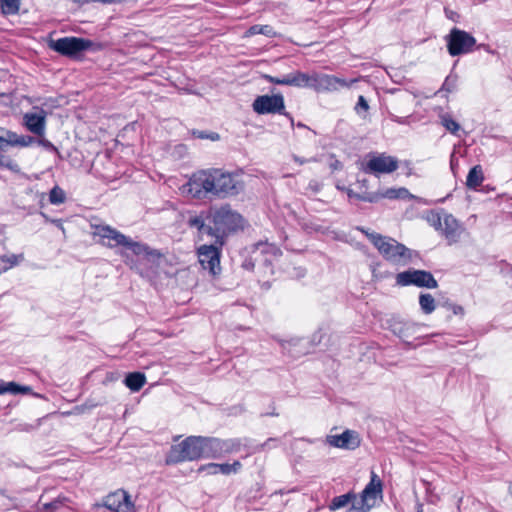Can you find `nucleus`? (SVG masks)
<instances>
[{
	"instance_id": "nucleus-1",
	"label": "nucleus",
	"mask_w": 512,
	"mask_h": 512,
	"mask_svg": "<svg viewBox=\"0 0 512 512\" xmlns=\"http://www.w3.org/2000/svg\"><path fill=\"white\" fill-rule=\"evenodd\" d=\"M187 186L188 192L199 199L208 195L219 198L235 196L243 190L239 176L222 169L198 171L189 179Z\"/></svg>"
},
{
	"instance_id": "nucleus-2",
	"label": "nucleus",
	"mask_w": 512,
	"mask_h": 512,
	"mask_svg": "<svg viewBox=\"0 0 512 512\" xmlns=\"http://www.w3.org/2000/svg\"><path fill=\"white\" fill-rule=\"evenodd\" d=\"M359 230L368 238L379 254L392 265L405 267L421 260L418 251L408 248L392 237L384 236L377 232H370L365 228H360Z\"/></svg>"
},
{
	"instance_id": "nucleus-3",
	"label": "nucleus",
	"mask_w": 512,
	"mask_h": 512,
	"mask_svg": "<svg viewBox=\"0 0 512 512\" xmlns=\"http://www.w3.org/2000/svg\"><path fill=\"white\" fill-rule=\"evenodd\" d=\"M94 237H99V243L108 248L123 247L130 250L136 256H142L148 260L161 257L158 250L150 248L147 244L132 240L117 229L106 224L91 225Z\"/></svg>"
},
{
	"instance_id": "nucleus-4",
	"label": "nucleus",
	"mask_w": 512,
	"mask_h": 512,
	"mask_svg": "<svg viewBox=\"0 0 512 512\" xmlns=\"http://www.w3.org/2000/svg\"><path fill=\"white\" fill-rule=\"evenodd\" d=\"M209 223L212 224L213 238L216 244L223 246L225 237L241 228L243 225V217L233 211L229 205L210 210Z\"/></svg>"
},
{
	"instance_id": "nucleus-5",
	"label": "nucleus",
	"mask_w": 512,
	"mask_h": 512,
	"mask_svg": "<svg viewBox=\"0 0 512 512\" xmlns=\"http://www.w3.org/2000/svg\"><path fill=\"white\" fill-rule=\"evenodd\" d=\"M201 436H189L179 444L173 445L166 457L167 464L194 461L202 458Z\"/></svg>"
},
{
	"instance_id": "nucleus-6",
	"label": "nucleus",
	"mask_w": 512,
	"mask_h": 512,
	"mask_svg": "<svg viewBox=\"0 0 512 512\" xmlns=\"http://www.w3.org/2000/svg\"><path fill=\"white\" fill-rule=\"evenodd\" d=\"M383 484L379 476L372 471L369 483L360 494V499L353 502L348 512H369L376 506L377 500L382 498Z\"/></svg>"
},
{
	"instance_id": "nucleus-7",
	"label": "nucleus",
	"mask_w": 512,
	"mask_h": 512,
	"mask_svg": "<svg viewBox=\"0 0 512 512\" xmlns=\"http://www.w3.org/2000/svg\"><path fill=\"white\" fill-rule=\"evenodd\" d=\"M252 109L259 115H284L289 119L291 127L294 126V118L289 112L285 110V100L281 93L257 96L252 103Z\"/></svg>"
},
{
	"instance_id": "nucleus-8",
	"label": "nucleus",
	"mask_w": 512,
	"mask_h": 512,
	"mask_svg": "<svg viewBox=\"0 0 512 512\" xmlns=\"http://www.w3.org/2000/svg\"><path fill=\"white\" fill-rule=\"evenodd\" d=\"M92 509L94 512H134V503L126 491L119 489L103 497Z\"/></svg>"
},
{
	"instance_id": "nucleus-9",
	"label": "nucleus",
	"mask_w": 512,
	"mask_h": 512,
	"mask_svg": "<svg viewBox=\"0 0 512 512\" xmlns=\"http://www.w3.org/2000/svg\"><path fill=\"white\" fill-rule=\"evenodd\" d=\"M367 160L362 166V171L366 174L379 176L380 174H390L399 167L398 159L386 153H369Z\"/></svg>"
},
{
	"instance_id": "nucleus-10",
	"label": "nucleus",
	"mask_w": 512,
	"mask_h": 512,
	"mask_svg": "<svg viewBox=\"0 0 512 512\" xmlns=\"http://www.w3.org/2000/svg\"><path fill=\"white\" fill-rule=\"evenodd\" d=\"M92 46L91 40L78 37H62L51 40L49 43L51 49L69 58H78L82 52L89 50Z\"/></svg>"
},
{
	"instance_id": "nucleus-11",
	"label": "nucleus",
	"mask_w": 512,
	"mask_h": 512,
	"mask_svg": "<svg viewBox=\"0 0 512 512\" xmlns=\"http://www.w3.org/2000/svg\"><path fill=\"white\" fill-rule=\"evenodd\" d=\"M447 50L451 56L468 54L473 51L476 39L470 33L459 28H452L445 37Z\"/></svg>"
},
{
	"instance_id": "nucleus-12",
	"label": "nucleus",
	"mask_w": 512,
	"mask_h": 512,
	"mask_svg": "<svg viewBox=\"0 0 512 512\" xmlns=\"http://www.w3.org/2000/svg\"><path fill=\"white\" fill-rule=\"evenodd\" d=\"M396 285L400 287L414 285L421 288L435 289L438 287V282L429 271L409 269L396 275Z\"/></svg>"
},
{
	"instance_id": "nucleus-13",
	"label": "nucleus",
	"mask_w": 512,
	"mask_h": 512,
	"mask_svg": "<svg viewBox=\"0 0 512 512\" xmlns=\"http://www.w3.org/2000/svg\"><path fill=\"white\" fill-rule=\"evenodd\" d=\"M221 248L222 246L216 244V240L213 244H204L197 248V256L200 265L213 276L218 275L221 271Z\"/></svg>"
},
{
	"instance_id": "nucleus-14",
	"label": "nucleus",
	"mask_w": 512,
	"mask_h": 512,
	"mask_svg": "<svg viewBox=\"0 0 512 512\" xmlns=\"http://www.w3.org/2000/svg\"><path fill=\"white\" fill-rule=\"evenodd\" d=\"M47 113L43 109L34 111V144L43 147L53 159L55 163L57 159H61L58 149L45 138V118Z\"/></svg>"
},
{
	"instance_id": "nucleus-15",
	"label": "nucleus",
	"mask_w": 512,
	"mask_h": 512,
	"mask_svg": "<svg viewBox=\"0 0 512 512\" xmlns=\"http://www.w3.org/2000/svg\"><path fill=\"white\" fill-rule=\"evenodd\" d=\"M356 79L346 80L334 75L313 72V86L312 89L317 92H333L341 88H349Z\"/></svg>"
},
{
	"instance_id": "nucleus-16",
	"label": "nucleus",
	"mask_w": 512,
	"mask_h": 512,
	"mask_svg": "<svg viewBox=\"0 0 512 512\" xmlns=\"http://www.w3.org/2000/svg\"><path fill=\"white\" fill-rule=\"evenodd\" d=\"M433 225L436 229H440L442 234L451 245L456 243L461 235V227L457 219L451 214H444L443 218L436 215V219L433 220Z\"/></svg>"
},
{
	"instance_id": "nucleus-17",
	"label": "nucleus",
	"mask_w": 512,
	"mask_h": 512,
	"mask_svg": "<svg viewBox=\"0 0 512 512\" xmlns=\"http://www.w3.org/2000/svg\"><path fill=\"white\" fill-rule=\"evenodd\" d=\"M389 328L408 348H411V340L417 338L416 333L419 329V325L411 321L392 319L389 323Z\"/></svg>"
},
{
	"instance_id": "nucleus-18",
	"label": "nucleus",
	"mask_w": 512,
	"mask_h": 512,
	"mask_svg": "<svg viewBox=\"0 0 512 512\" xmlns=\"http://www.w3.org/2000/svg\"><path fill=\"white\" fill-rule=\"evenodd\" d=\"M326 441L329 445L346 450H355L360 446L359 434L353 430H345L341 434L328 435Z\"/></svg>"
},
{
	"instance_id": "nucleus-19",
	"label": "nucleus",
	"mask_w": 512,
	"mask_h": 512,
	"mask_svg": "<svg viewBox=\"0 0 512 512\" xmlns=\"http://www.w3.org/2000/svg\"><path fill=\"white\" fill-rule=\"evenodd\" d=\"M3 97L9 98L11 107L15 113L24 114L25 126L29 131H32V113H30L28 110L32 103L30 97L22 95L18 92H14L10 96L4 95Z\"/></svg>"
},
{
	"instance_id": "nucleus-20",
	"label": "nucleus",
	"mask_w": 512,
	"mask_h": 512,
	"mask_svg": "<svg viewBox=\"0 0 512 512\" xmlns=\"http://www.w3.org/2000/svg\"><path fill=\"white\" fill-rule=\"evenodd\" d=\"M259 254H271L273 257H278L281 255V251L277 246L273 244L259 242L255 246L253 256L246 258L242 263V267L246 270H253L256 262L259 261Z\"/></svg>"
},
{
	"instance_id": "nucleus-21",
	"label": "nucleus",
	"mask_w": 512,
	"mask_h": 512,
	"mask_svg": "<svg viewBox=\"0 0 512 512\" xmlns=\"http://www.w3.org/2000/svg\"><path fill=\"white\" fill-rule=\"evenodd\" d=\"M210 211L199 215L191 216L187 224L191 228H196L200 235H208L213 237L212 224L209 223Z\"/></svg>"
},
{
	"instance_id": "nucleus-22",
	"label": "nucleus",
	"mask_w": 512,
	"mask_h": 512,
	"mask_svg": "<svg viewBox=\"0 0 512 512\" xmlns=\"http://www.w3.org/2000/svg\"><path fill=\"white\" fill-rule=\"evenodd\" d=\"M242 448L246 449L249 452L251 448V441L246 438L221 439V457H223L226 454L237 453Z\"/></svg>"
},
{
	"instance_id": "nucleus-23",
	"label": "nucleus",
	"mask_w": 512,
	"mask_h": 512,
	"mask_svg": "<svg viewBox=\"0 0 512 512\" xmlns=\"http://www.w3.org/2000/svg\"><path fill=\"white\" fill-rule=\"evenodd\" d=\"M202 458H221V439L201 436Z\"/></svg>"
},
{
	"instance_id": "nucleus-24",
	"label": "nucleus",
	"mask_w": 512,
	"mask_h": 512,
	"mask_svg": "<svg viewBox=\"0 0 512 512\" xmlns=\"http://www.w3.org/2000/svg\"><path fill=\"white\" fill-rule=\"evenodd\" d=\"M0 134L2 136V147L4 145L27 147L32 142L31 136L18 135L17 133L7 130L5 128H1Z\"/></svg>"
},
{
	"instance_id": "nucleus-25",
	"label": "nucleus",
	"mask_w": 512,
	"mask_h": 512,
	"mask_svg": "<svg viewBox=\"0 0 512 512\" xmlns=\"http://www.w3.org/2000/svg\"><path fill=\"white\" fill-rule=\"evenodd\" d=\"M288 76V86L298 87V88H311L313 86V73L308 74L301 71H294Z\"/></svg>"
},
{
	"instance_id": "nucleus-26",
	"label": "nucleus",
	"mask_w": 512,
	"mask_h": 512,
	"mask_svg": "<svg viewBox=\"0 0 512 512\" xmlns=\"http://www.w3.org/2000/svg\"><path fill=\"white\" fill-rule=\"evenodd\" d=\"M484 181V173L481 165L473 166L467 175L466 186L468 189L476 190Z\"/></svg>"
},
{
	"instance_id": "nucleus-27",
	"label": "nucleus",
	"mask_w": 512,
	"mask_h": 512,
	"mask_svg": "<svg viewBox=\"0 0 512 512\" xmlns=\"http://www.w3.org/2000/svg\"><path fill=\"white\" fill-rule=\"evenodd\" d=\"M357 502V495L353 491L334 497L328 505L330 511H336L346 507L349 503Z\"/></svg>"
},
{
	"instance_id": "nucleus-28",
	"label": "nucleus",
	"mask_w": 512,
	"mask_h": 512,
	"mask_svg": "<svg viewBox=\"0 0 512 512\" xmlns=\"http://www.w3.org/2000/svg\"><path fill=\"white\" fill-rule=\"evenodd\" d=\"M125 385L133 392L139 391L146 383L145 374L141 372H132L126 375Z\"/></svg>"
},
{
	"instance_id": "nucleus-29",
	"label": "nucleus",
	"mask_w": 512,
	"mask_h": 512,
	"mask_svg": "<svg viewBox=\"0 0 512 512\" xmlns=\"http://www.w3.org/2000/svg\"><path fill=\"white\" fill-rule=\"evenodd\" d=\"M381 199H412L414 196L410 194L408 189L401 188H388L384 192H380Z\"/></svg>"
},
{
	"instance_id": "nucleus-30",
	"label": "nucleus",
	"mask_w": 512,
	"mask_h": 512,
	"mask_svg": "<svg viewBox=\"0 0 512 512\" xmlns=\"http://www.w3.org/2000/svg\"><path fill=\"white\" fill-rule=\"evenodd\" d=\"M23 260L22 254L4 253L0 254L1 271H7L13 266L19 264Z\"/></svg>"
},
{
	"instance_id": "nucleus-31",
	"label": "nucleus",
	"mask_w": 512,
	"mask_h": 512,
	"mask_svg": "<svg viewBox=\"0 0 512 512\" xmlns=\"http://www.w3.org/2000/svg\"><path fill=\"white\" fill-rule=\"evenodd\" d=\"M258 34H262L267 37L276 36V32L274 31L273 27L270 25L255 24V25L249 27V29L245 32L246 37H250V36H254V35H258Z\"/></svg>"
},
{
	"instance_id": "nucleus-32",
	"label": "nucleus",
	"mask_w": 512,
	"mask_h": 512,
	"mask_svg": "<svg viewBox=\"0 0 512 512\" xmlns=\"http://www.w3.org/2000/svg\"><path fill=\"white\" fill-rule=\"evenodd\" d=\"M30 388L27 386H20L15 382H3L0 381V395L1 394H18V393H28Z\"/></svg>"
},
{
	"instance_id": "nucleus-33",
	"label": "nucleus",
	"mask_w": 512,
	"mask_h": 512,
	"mask_svg": "<svg viewBox=\"0 0 512 512\" xmlns=\"http://www.w3.org/2000/svg\"><path fill=\"white\" fill-rule=\"evenodd\" d=\"M419 305L424 314H431L435 308V299L429 293H421L419 295Z\"/></svg>"
},
{
	"instance_id": "nucleus-34",
	"label": "nucleus",
	"mask_w": 512,
	"mask_h": 512,
	"mask_svg": "<svg viewBox=\"0 0 512 512\" xmlns=\"http://www.w3.org/2000/svg\"><path fill=\"white\" fill-rule=\"evenodd\" d=\"M66 193L65 191L59 187L58 185H55L48 194V201L52 205H60L63 204L66 201Z\"/></svg>"
},
{
	"instance_id": "nucleus-35",
	"label": "nucleus",
	"mask_w": 512,
	"mask_h": 512,
	"mask_svg": "<svg viewBox=\"0 0 512 512\" xmlns=\"http://www.w3.org/2000/svg\"><path fill=\"white\" fill-rule=\"evenodd\" d=\"M0 8L3 15H14L20 8V0H0Z\"/></svg>"
},
{
	"instance_id": "nucleus-36",
	"label": "nucleus",
	"mask_w": 512,
	"mask_h": 512,
	"mask_svg": "<svg viewBox=\"0 0 512 512\" xmlns=\"http://www.w3.org/2000/svg\"><path fill=\"white\" fill-rule=\"evenodd\" d=\"M440 118L441 124L452 134H456L460 130L459 123L453 120L450 115L444 114Z\"/></svg>"
},
{
	"instance_id": "nucleus-37",
	"label": "nucleus",
	"mask_w": 512,
	"mask_h": 512,
	"mask_svg": "<svg viewBox=\"0 0 512 512\" xmlns=\"http://www.w3.org/2000/svg\"><path fill=\"white\" fill-rule=\"evenodd\" d=\"M369 110V104L366 98L362 95L358 97V101L355 106V111L358 115L366 114Z\"/></svg>"
},
{
	"instance_id": "nucleus-38",
	"label": "nucleus",
	"mask_w": 512,
	"mask_h": 512,
	"mask_svg": "<svg viewBox=\"0 0 512 512\" xmlns=\"http://www.w3.org/2000/svg\"><path fill=\"white\" fill-rule=\"evenodd\" d=\"M278 439L277 438H269L267 439L264 443L262 444H259V445H255L253 446L251 444V448H250V451H249V454H252V453H256V452H259V451H262V450H265L266 448H270L271 447V443H278Z\"/></svg>"
},
{
	"instance_id": "nucleus-39",
	"label": "nucleus",
	"mask_w": 512,
	"mask_h": 512,
	"mask_svg": "<svg viewBox=\"0 0 512 512\" xmlns=\"http://www.w3.org/2000/svg\"><path fill=\"white\" fill-rule=\"evenodd\" d=\"M0 167L8 168L11 171L18 172L19 166L13 160L0 154Z\"/></svg>"
},
{
	"instance_id": "nucleus-40",
	"label": "nucleus",
	"mask_w": 512,
	"mask_h": 512,
	"mask_svg": "<svg viewBox=\"0 0 512 512\" xmlns=\"http://www.w3.org/2000/svg\"><path fill=\"white\" fill-rule=\"evenodd\" d=\"M359 200L369 203H377L379 200H381L380 192L362 193L361 197H359Z\"/></svg>"
},
{
	"instance_id": "nucleus-41",
	"label": "nucleus",
	"mask_w": 512,
	"mask_h": 512,
	"mask_svg": "<svg viewBox=\"0 0 512 512\" xmlns=\"http://www.w3.org/2000/svg\"><path fill=\"white\" fill-rule=\"evenodd\" d=\"M192 135L196 138H199V139H210L212 141H215V140H218L219 139V135L215 132H212V133H207L205 131H199V130H194L192 132Z\"/></svg>"
},
{
	"instance_id": "nucleus-42",
	"label": "nucleus",
	"mask_w": 512,
	"mask_h": 512,
	"mask_svg": "<svg viewBox=\"0 0 512 512\" xmlns=\"http://www.w3.org/2000/svg\"><path fill=\"white\" fill-rule=\"evenodd\" d=\"M199 472H206L209 475L218 474V463H208L201 465L198 469Z\"/></svg>"
},
{
	"instance_id": "nucleus-43",
	"label": "nucleus",
	"mask_w": 512,
	"mask_h": 512,
	"mask_svg": "<svg viewBox=\"0 0 512 512\" xmlns=\"http://www.w3.org/2000/svg\"><path fill=\"white\" fill-rule=\"evenodd\" d=\"M263 77L270 83L288 86V76L287 75H285L283 77H274L271 75H264Z\"/></svg>"
},
{
	"instance_id": "nucleus-44",
	"label": "nucleus",
	"mask_w": 512,
	"mask_h": 512,
	"mask_svg": "<svg viewBox=\"0 0 512 512\" xmlns=\"http://www.w3.org/2000/svg\"><path fill=\"white\" fill-rule=\"evenodd\" d=\"M456 81V77L448 76L443 83L442 89L447 92L454 91L456 87Z\"/></svg>"
},
{
	"instance_id": "nucleus-45",
	"label": "nucleus",
	"mask_w": 512,
	"mask_h": 512,
	"mask_svg": "<svg viewBox=\"0 0 512 512\" xmlns=\"http://www.w3.org/2000/svg\"><path fill=\"white\" fill-rule=\"evenodd\" d=\"M218 473H221L223 475L232 474L230 464H228V463L218 464Z\"/></svg>"
},
{
	"instance_id": "nucleus-46",
	"label": "nucleus",
	"mask_w": 512,
	"mask_h": 512,
	"mask_svg": "<svg viewBox=\"0 0 512 512\" xmlns=\"http://www.w3.org/2000/svg\"><path fill=\"white\" fill-rule=\"evenodd\" d=\"M380 266V263L377 262V263H373L370 265V268H371V272H372V276L373 278H379V279H382L383 276L379 275L377 273V268Z\"/></svg>"
},
{
	"instance_id": "nucleus-47",
	"label": "nucleus",
	"mask_w": 512,
	"mask_h": 512,
	"mask_svg": "<svg viewBox=\"0 0 512 512\" xmlns=\"http://www.w3.org/2000/svg\"><path fill=\"white\" fill-rule=\"evenodd\" d=\"M230 467H231V472L233 474H236L241 470L242 464L240 461L236 460L232 464H230Z\"/></svg>"
},
{
	"instance_id": "nucleus-48",
	"label": "nucleus",
	"mask_w": 512,
	"mask_h": 512,
	"mask_svg": "<svg viewBox=\"0 0 512 512\" xmlns=\"http://www.w3.org/2000/svg\"><path fill=\"white\" fill-rule=\"evenodd\" d=\"M477 49H483V50H485L486 52H488L490 54H494L495 53V51L493 49H491V47L488 44H484V43L479 44L477 46Z\"/></svg>"
},
{
	"instance_id": "nucleus-49",
	"label": "nucleus",
	"mask_w": 512,
	"mask_h": 512,
	"mask_svg": "<svg viewBox=\"0 0 512 512\" xmlns=\"http://www.w3.org/2000/svg\"><path fill=\"white\" fill-rule=\"evenodd\" d=\"M292 158H293V160H294L296 163H298L299 165H303V164H305V163H307V162H309V161H310V160H308V159L301 158V157H299V156H297V155H293V156H292Z\"/></svg>"
},
{
	"instance_id": "nucleus-50",
	"label": "nucleus",
	"mask_w": 512,
	"mask_h": 512,
	"mask_svg": "<svg viewBox=\"0 0 512 512\" xmlns=\"http://www.w3.org/2000/svg\"><path fill=\"white\" fill-rule=\"evenodd\" d=\"M347 195L349 198H355V199L359 200V197H361L362 193H356L352 189H348Z\"/></svg>"
},
{
	"instance_id": "nucleus-51",
	"label": "nucleus",
	"mask_w": 512,
	"mask_h": 512,
	"mask_svg": "<svg viewBox=\"0 0 512 512\" xmlns=\"http://www.w3.org/2000/svg\"><path fill=\"white\" fill-rule=\"evenodd\" d=\"M452 309H453V313L456 314V315H458V314L462 315L464 313V309L460 305H453Z\"/></svg>"
},
{
	"instance_id": "nucleus-52",
	"label": "nucleus",
	"mask_w": 512,
	"mask_h": 512,
	"mask_svg": "<svg viewBox=\"0 0 512 512\" xmlns=\"http://www.w3.org/2000/svg\"><path fill=\"white\" fill-rule=\"evenodd\" d=\"M51 222L56 224L57 227H59L62 231H64V228H63L61 220L55 219V220H51Z\"/></svg>"
},
{
	"instance_id": "nucleus-53",
	"label": "nucleus",
	"mask_w": 512,
	"mask_h": 512,
	"mask_svg": "<svg viewBox=\"0 0 512 512\" xmlns=\"http://www.w3.org/2000/svg\"><path fill=\"white\" fill-rule=\"evenodd\" d=\"M45 197H46V194H45V193H41V194H40V208H43V207H44V203H43V201L45 200Z\"/></svg>"
},
{
	"instance_id": "nucleus-54",
	"label": "nucleus",
	"mask_w": 512,
	"mask_h": 512,
	"mask_svg": "<svg viewBox=\"0 0 512 512\" xmlns=\"http://www.w3.org/2000/svg\"><path fill=\"white\" fill-rule=\"evenodd\" d=\"M417 512H423V505L417 504Z\"/></svg>"
},
{
	"instance_id": "nucleus-55",
	"label": "nucleus",
	"mask_w": 512,
	"mask_h": 512,
	"mask_svg": "<svg viewBox=\"0 0 512 512\" xmlns=\"http://www.w3.org/2000/svg\"><path fill=\"white\" fill-rule=\"evenodd\" d=\"M297 127L299 128H307V126L301 122L297 123Z\"/></svg>"
},
{
	"instance_id": "nucleus-56",
	"label": "nucleus",
	"mask_w": 512,
	"mask_h": 512,
	"mask_svg": "<svg viewBox=\"0 0 512 512\" xmlns=\"http://www.w3.org/2000/svg\"><path fill=\"white\" fill-rule=\"evenodd\" d=\"M40 215H41L42 217H44V218L47 220V216L45 215V213H44V212L40 211Z\"/></svg>"
},
{
	"instance_id": "nucleus-57",
	"label": "nucleus",
	"mask_w": 512,
	"mask_h": 512,
	"mask_svg": "<svg viewBox=\"0 0 512 512\" xmlns=\"http://www.w3.org/2000/svg\"><path fill=\"white\" fill-rule=\"evenodd\" d=\"M33 396H34V397H39V398H41V397H42L40 394L35 393V392L33 393Z\"/></svg>"
},
{
	"instance_id": "nucleus-58",
	"label": "nucleus",
	"mask_w": 512,
	"mask_h": 512,
	"mask_svg": "<svg viewBox=\"0 0 512 512\" xmlns=\"http://www.w3.org/2000/svg\"><path fill=\"white\" fill-rule=\"evenodd\" d=\"M263 262H264V263H268V262H270V260H269L268 258H264V259H263Z\"/></svg>"
},
{
	"instance_id": "nucleus-59",
	"label": "nucleus",
	"mask_w": 512,
	"mask_h": 512,
	"mask_svg": "<svg viewBox=\"0 0 512 512\" xmlns=\"http://www.w3.org/2000/svg\"><path fill=\"white\" fill-rule=\"evenodd\" d=\"M270 415H272V416H277L278 414H277V413H274V412H271V414H270Z\"/></svg>"
},
{
	"instance_id": "nucleus-60",
	"label": "nucleus",
	"mask_w": 512,
	"mask_h": 512,
	"mask_svg": "<svg viewBox=\"0 0 512 512\" xmlns=\"http://www.w3.org/2000/svg\"><path fill=\"white\" fill-rule=\"evenodd\" d=\"M0 96H4V93H0Z\"/></svg>"
}]
</instances>
